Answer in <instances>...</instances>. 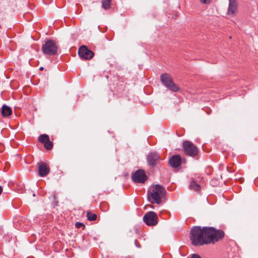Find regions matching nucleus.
I'll use <instances>...</instances> for the list:
<instances>
[{
    "mask_svg": "<svg viewBox=\"0 0 258 258\" xmlns=\"http://www.w3.org/2000/svg\"><path fill=\"white\" fill-rule=\"evenodd\" d=\"M189 238L195 246L209 244L207 227L193 226L190 231Z\"/></svg>",
    "mask_w": 258,
    "mask_h": 258,
    "instance_id": "nucleus-1",
    "label": "nucleus"
},
{
    "mask_svg": "<svg viewBox=\"0 0 258 258\" xmlns=\"http://www.w3.org/2000/svg\"><path fill=\"white\" fill-rule=\"evenodd\" d=\"M166 194L165 189L162 186L156 184L151 186L148 192V200L152 204H159L161 202L162 198Z\"/></svg>",
    "mask_w": 258,
    "mask_h": 258,
    "instance_id": "nucleus-2",
    "label": "nucleus"
},
{
    "mask_svg": "<svg viewBox=\"0 0 258 258\" xmlns=\"http://www.w3.org/2000/svg\"><path fill=\"white\" fill-rule=\"evenodd\" d=\"M207 228L208 244H215L225 236V233L221 229H217L213 227Z\"/></svg>",
    "mask_w": 258,
    "mask_h": 258,
    "instance_id": "nucleus-3",
    "label": "nucleus"
},
{
    "mask_svg": "<svg viewBox=\"0 0 258 258\" xmlns=\"http://www.w3.org/2000/svg\"><path fill=\"white\" fill-rule=\"evenodd\" d=\"M57 45L52 40H46L42 46V51L45 55H55L57 53Z\"/></svg>",
    "mask_w": 258,
    "mask_h": 258,
    "instance_id": "nucleus-4",
    "label": "nucleus"
},
{
    "mask_svg": "<svg viewBox=\"0 0 258 258\" xmlns=\"http://www.w3.org/2000/svg\"><path fill=\"white\" fill-rule=\"evenodd\" d=\"M160 80L163 85L169 90L176 92L179 90V87L174 83L171 77L167 74H162Z\"/></svg>",
    "mask_w": 258,
    "mask_h": 258,
    "instance_id": "nucleus-5",
    "label": "nucleus"
},
{
    "mask_svg": "<svg viewBox=\"0 0 258 258\" xmlns=\"http://www.w3.org/2000/svg\"><path fill=\"white\" fill-rule=\"evenodd\" d=\"M182 147L184 153L192 157L197 156L199 153L197 147L191 142L188 141H183L182 143Z\"/></svg>",
    "mask_w": 258,
    "mask_h": 258,
    "instance_id": "nucleus-6",
    "label": "nucleus"
},
{
    "mask_svg": "<svg viewBox=\"0 0 258 258\" xmlns=\"http://www.w3.org/2000/svg\"><path fill=\"white\" fill-rule=\"evenodd\" d=\"M143 221L148 226L156 225L158 223L157 215L154 212H149L144 215Z\"/></svg>",
    "mask_w": 258,
    "mask_h": 258,
    "instance_id": "nucleus-7",
    "label": "nucleus"
},
{
    "mask_svg": "<svg viewBox=\"0 0 258 258\" xmlns=\"http://www.w3.org/2000/svg\"><path fill=\"white\" fill-rule=\"evenodd\" d=\"M132 179L134 182L143 183L147 177L143 170L138 169L132 174Z\"/></svg>",
    "mask_w": 258,
    "mask_h": 258,
    "instance_id": "nucleus-8",
    "label": "nucleus"
},
{
    "mask_svg": "<svg viewBox=\"0 0 258 258\" xmlns=\"http://www.w3.org/2000/svg\"><path fill=\"white\" fill-rule=\"evenodd\" d=\"M78 54L81 58L84 59H90L94 55L93 52L89 50L85 45H82L79 48Z\"/></svg>",
    "mask_w": 258,
    "mask_h": 258,
    "instance_id": "nucleus-9",
    "label": "nucleus"
},
{
    "mask_svg": "<svg viewBox=\"0 0 258 258\" xmlns=\"http://www.w3.org/2000/svg\"><path fill=\"white\" fill-rule=\"evenodd\" d=\"M160 159L159 154L155 151L150 152L147 157L148 164L152 167H154Z\"/></svg>",
    "mask_w": 258,
    "mask_h": 258,
    "instance_id": "nucleus-10",
    "label": "nucleus"
},
{
    "mask_svg": "<svg viewBox=\"0 0 258 258\" xmlns=\"http://www.w3.org/2000/svg\"><path fill=\"white\" fill-rule=\"evenodd\" d=\"M39 169V175L44 177L47 175L50 171V169L47 164L44 162H40L37 164Z\"/></svg>",
    "mask_w": 258,
    "mask_h": 258,
    "instance_id": "nucleus-11",
    "label": "nucleus"
},
{
    "mask_svg": "<svg viewBox=\"0 0 258 258\" xmlns=\"http://www.w3.org/2000/svg\"><path fill=\"white\" fill-rule=\"evenodd\" d=\"M181 164V158L179 155L172 156L169 160V164L173 168H177Z\"/></svg>",
    "mask_w": 258,
    "mask_h": 258,
    "instance_id": "nucleus-12",
    "label": "nucleus"
},
{
    "mask_svg": "<svg viewBox=\"0 0 258 258\" xmlns=\"http://www.w3.org/2000/svg\"><path fill=\"white\" fill-rule=\"evenodd\" d=\"M1 113L3 117H8L12 113V108L6 104H4L1 109Z\"/></svg>",
    "mask_w": 258,
    "mask_h": 258,
    "instance_id": "nucleus-13",
    "label": "nucleus"
},
{
    "mask_svg": "<svg viewBox=\"0 0 258 258\" xmlns=\"http://www.w3.org/2000/svg\"><path fill=\"white\" fill-rule=\"evenodd\" d=\"M237 4L235 0H229L228 15L233 14L237 10Z\"/></svg>",
    "mask_w": 258,
    "mask_h": 258,
    "instance_id": "nucleus-14",
    "label": "nucleus"
},
{
    "mask_svg": "<svg viewBox=\"0 0 258 258\" xmlns=\"http://www.w3.org/2000/svg\"><path fill=\"white\" fill-rule=\"evenodd\" d=\"M189 187L195 191H198L201 188V186L194 180H192L189 185Z\"/></svg>",
    "mask_w": 258,
    "mask_h": 258,
    "instance_id": "nucleus-15",
    "label": "nucleus"
},
{
    "mask_svg": "<svg viewBox=\"0 0 258 258\" xmlns=\"http://www.w3.org/2000/svg\"><path fill=\"white\" fill-rule=\"evenodd\" d=\"M86 216L87 217V219L89 221H94L97 218V215L90 211H88L87 212Z\"/></svg>",
    "mask_w": 258,
    "mask_h": 258,
    "instance_id": "nucleus-16",
    "label": "nucleus"
},
{
    "mask_svg": "<svg viewBox=\"0 0 258 258\" xmlns=\"http://www.w3.org/2000/svg\"><path fill=\"white\" fill-rule=\"evenodd\" d=\"M111 0H102V8L105 10L109 9L110 7Z\"/></svg>",
    "mask_w": 258,
    "mask_h": 258,
    "instance_id": "nucleus-17",
    "label": "nucleus"
},
{
    "mask_svg": "<svg viewBox=\"0 0 258 258\" xmlns=\"http://www.w3.org/2000/svg\"><path fill=\"white\" fill-rule=\"evenodd\" d=\"M48 140H49V137L47 135H46V134H43V135H40L39 137V139H38L39 141L42 144L45 143Z\"/></svg>",
    "mask_w": 258,
    "mask_h": 258,
    "instance_id": "nucleus-18",
    "label": "nucleus"
},
{
    "mask_svg": "<svg viewBox=\"0 0 258 258\" xmlns=\"http://www.w3.org/2000/svg\"><path fill=\"white\" fill-rule=\"evenodd\" d=\"M45 148L47 150H51L53 147V143L49 140L43 144Z\"/></svg>",
    "mask_w": 258,
    "mask_h": 258,
    "instance_id": "nucleus-19",
    "label": "nucleus"
},
{
    "mask_svg": "<svg viewBox=\"0 0 258 258\" xmlns=\"http://www.w3.org/2000/svg\"><path fill=\"white\" fill-rule=\"evenodd\" d=\"M75 225H76V227L78 228H81V227H84L85 226L82 223H80V222H77L76 224H75Z\"/></svg>",
    "mask_w": 258,
    "mask_h": 258,
    "instance_id": "nucleus-20",
    "label": "nucleus"
},
{
    "mask_svg": "<svg viewBox=\"0 0 258 258\" xmlns=\"http://www.w3.org/2000/svg\"><path fill=\"white\" fill-rule=\"evenodd\" d=\"M202 4H208L212 0H199Z\"/></svg>",
    "mask_w": 258,
    "mask_h": 258,
    "instance_id": "nucleus-21",
    "label": "nucleus"
},
{
    "mask_svg": "<svg viewBox=\"0 0 258 258\" xmlns=\"http://www.w3.org/2000/svg\"><path fill=\"white\" fill-rule=\"evenodd\" d=\"M191 258H202L199 255L197 254H194L192 255Z\"/></svg>",
    "mask_w": 258,
    "mask_h": 258,
    "instance_id": "nucleus-22",
    "label": "nucleus"
},
{
    "mask_svg": "<svg viewBox=\"0 0 258 258\" xmlns=\"http://www.w3.org/2000/svg\"><path fill=\"white\" fill-rule=\"evenodd\" d=\"M227 170L229 172H233L234 170H230L228 167H227Z\"/></svg>",
    "mask_w": 258,
    "mask_h": 258,
    "instance_id": "nucleus-23",
    "label": "nucleus"
},
{
    "mask_svg": "<svg viewBox=\"0 0 258 258\" xmlns=\"http://www.w3.org/2000/svg\"><path fill=\"white\" fill-rule=\"evenodd\" d=\"M2 187L0 186V195L1 194L2 192Z\"/></svg>",
    "mask_w": 258,
    "mask_h": 258,
    "instance_id": "nucleus-24",
    "label": "nucleus"
},
{
    "mask_svg": "<svg viewBox=\"0 0 258 258\" xmlns=\"http://www.w3.org/2000/svg\"><path fill=\"white\" fill-rule=\"evenodd\" d=\"M39 69H40V70L42 71V70H43V67H40Z\"/></svg>",
    "mask_w": 258,
    "mask_h": 258,
    "instance_id": "nucleus-25",
    "label": "nucleus"
},
{
    "mask_svg": "<svg viewBox=\"0 0 258 258\" xmlns=\"http://www.w3.org/2000/svg\"><path fill=\"white\" fill-rule=\"evenodd\" d=\"M213 181H214L213 180H212V181H211V183H212L213 182Z\"/></svg>",
    "mask_w": 258,
    "mask_h": 258,
    "instance_id": "nucleus-26",
    "label": "nucleus"
}]
</instances>
